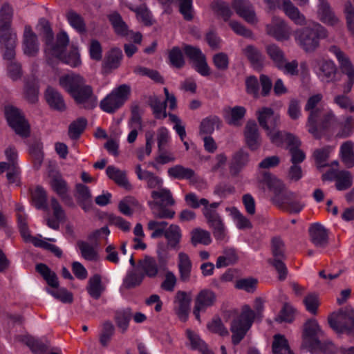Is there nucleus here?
<instances>
[{
    "instance_id": "62",
    "label": "nucleus",
    "mask_w": 354,
    "mask_h": 354,
    "mask_svg": "<svg viewBox=\"0 0 354 354\" xmlns=\"http://www.w3.org/2000/svg\"><path fill=\"white\" fill-rule=\"evenodd\" d=\"M207 329L212 333L217 334L222 337H227L229 335L227 328L223 324L221 319L218 317H214L207 324Z\"/></svg>"
},
{
    "instance_id": "46",
    "label": "nucleus",
    "mask_w": 354,
    "mask_h": 354,
    "mask_svg": "<svg viewBox=\"0 0 354 354\" xmlns=\"http://www.w3.org/2000/svg\"><path fill=\"white\" fill-rule=\"evenodd\" d=\"M75 197L77 198L78 203L85 211L89 209L91 203V194L87 186L82 184H77L76 185Z\"/></svg>"
},
{
    "instance_id": "11",
    "label": "nucleus",
    "mask_w": 354,
    "mask_h": 354,
    "mask_svg": "<svg viewBox=\"0 0 354 354\" xmlns=\"http://www.w3.org/2000/svg\"><path fill=\"white\" fill-rule=\"evenodd\" d=\"M5 115L9 126L22 138L30 136V125L21 111L12 106L5 107Z\"/></svg>"
},
{
    "instance_id": "10",
    "label": "nucleus",
    "mask_w": 354,
    "mask_h": 354,
    "mask_svg": "<svg viewBox=\"0 0 354 354\" xmlns=\"http://www.w3.org/2000/svg\"><path fill=\"white\" fill-rule=\"evenodd\" d=\"M130 93V86L121 84L114 88L100 102V108L106 113H114L128 100Z\"/></svg>"
},
{
    "instance_id": "63",
    "label": "nucleus",
    "mask_w": 354,
    "mask_h": 354,
    "mask_svg": "<svg viewBox=\"0 0 354 354\" xmlns=\"http://www.w3.org/2000/svg\"><path fill=\"white\" fill-rule=\"evenodd\" d=\"M144 276L140 272L131 271L127 273L123 281V287L126 289L133 288L140 286L143 279Z\"/></svg>"
},
{
    "instance_id": "15",
    "label": "nucleus",
    "mask_w": 354,
    "mask_h": 354,
    "mask_svg": "<svg viewBox=\"0 0 354 354\" xmlns=\"http://www.w3.org/2000/svg\"><path fill=\"white\" fill-rule=\"evenodd\" d=\"M205 218L217 241H224L227 236V230L221 216L218 212L206 211Z\"/></svg>"
},
{
    "instance_id": "23",
    "label": "nucleus",
    "mask_w": 354,
    "mask_h": 354,
    "mask_svg": "<svg viewBox=\"0 0 354 354\" xmlns=\"http://www.w3.org/2000/svg\"><path fill=\"white\" fill-rule=\"evenodd\" d=\"M316 66L319 68L318 75L322 80L327 83L333 82L337 71L335 64L331 60H316Z\"/></svg>"
},
{
    "instance_id": "26",
    "label": "nucleus",
    "mask_w": 354,
    "mask_h": 354,
    "mask_svg": "<svg viewBox=\"0 0 354 354\" xmlns=\"http://www.w3.org/2000/svg\"><path fill=\"white\" fill-rule=\"evenodd\" d=\"M309 235L313 243L320 248H324L328 243L327 230L321 224H313L309 228Z\"/></svg>"
},
{
    "instance_id": "12",
    "label": "nucleus",
    "mask_w": 354,
    "mask_h": 354,
    "mask_svg": "<svg viewBox=\"0 0 354 354\" xmlns=\"http://www.w3.org/2000/svg\"><path fill=\"white\" fill-rule=\"evenodd\" d=\"M216 301V293L210 289L201 290L194 299L193 314L196 319L201 322V312H205L208 308L213 306Z\"/></svg>"
},
{
    "instance_id": "33",
    "label": "nucleus",
    "mask_w": 354,
    "mask_h": 354,
    "mask_svg": "<svg viewBox=\"0 0 354 354\" xmlns=\"http://www.w3.org/2000/svg\"><path fill=\"white\" fill-rule=\"evenodd\" d=\"M17 41L16 33L5 34L2 38H0L1 44L5 47L3 53V58L10 61H12L15 57V47Z\"/></svg>"
},
{
    "instance_id": "21",
    "label": "nucleus",
    "mask_w": 354,
    "mask_h": 354,
    "mask_svg": "<svg viewBox=\"0 0 354 354\" xmlns=\"http://www.w3.org/2000/svg\"><path fill=\"white\" fill-rule=\"evenodd\" d=\"M191 297L185 291H178L175 296V312L178 318L183 321L186 322L190 310Z\"/></svg>"
},
{
    "instance_id": "4",
    "label": "nucleus",
    "mask_w": 354,
    "mask_h": 354,
    "mask_svg": "<svg viewBox=\"0 0 354 354\" xmlns=\"http://www.w3.org/2000/svg\"><path fill=\"white\" fill-rule=\"evenodd\" d=\"M151 201H148L153 216L157 218H172L175 212L169 207L176 204L171 192L162 187L152 190L151 192Z\"/></svg>"
},
{
    "instance_id": "54",
    "label": "nucleus",
    "mask_w": 354,
    "mask_h": 354,
    "mask_svg": "<svg viewBox=\"0 0 354 354\" xmlns=\"http://www.w3.org/2000/svg\"><path fill=\"white\" fill-rule=\"evenodd\" d=\"M186 333L193 349H198L203 354H214L213 352L207 348L205 342L203 341L197 334L189 329L187 330Z\"/></svg>"
},
{
    "instance_id": "32",
    "label": "nucleus",
    "mask_w": 354,
    "mask_h": 354,
    "mask_svg": "<svg viewBox=\"0 0 354 354\" xmlns=\"http://www.w3.org/2000/svg\"><path fill=\"white\" fill-rule=\"evenodd\" d=\"M45 97L50 108L59 111L66 110V106L62 95L54 88L48 86L46 88Z\"/></svg>"
},
{
    "instance_id": "20",
    "label": "nucleus",
    "mask_w": 354,
    "mask_h": 354,
    "mask_svg": "<svg viewBox=\"0 0 354 354\" xmlns=\"http://www.w3.org/2000/svg\"><path fill=\"white\" fill-rule=\"evenodd\" d=\"M244 136L248 147L252 151L259 149L261 138L257 124L254 120H249L245 124Z\"/></svg>"
},
{
    "instance_id": "60",
    "label": "nucleus",
    "mask_w": 354,
    "mask_h": 354,
    "mask_svg": "<svg viewBox=\"0 0 354 354\" xmlns=\"http://www.w3.org/2000/svg\"><path fill=\"white\" fill-rule=\"evenodd\" d=\"M245 112V109L241 106L229 109V115L227 118V123L232 126H240L241 120L244 118Z\"/></svg>"
},
{
    "instance_id": "9",
    "label": "nucleus",
    "mask_w": 354,
    "mask_h": 354,
    "mask_svg": "<svg viewBox=\"0 0 354 354\" xmlns=\"http://www.w3.org/2000/svg\"><path fill=\"white\" fill-rule=\"evenodd\" d=\"M323 334L316 320H308L304 325L301 346L311 351L319 349L322 352H327L322 346L319 339Z\"/></svg>"
},
{
    "instance_id": "19",
    "label": "nucleus",
    "mask_w": 354,
    "mask_h": 354,
    "mask_svg": "<svg viewBox=\"0 0 354 354\" xmlns=\"http://www.w3.org/2000/svg\"><path fill=\"white\" fill-rule=\"evenodd\" d=\"M283 142L288 145L289 153L291 156L290 161L292 164L299 165L305 160V153L299 148L301 145V142L298 138L291 133H288L283 138Z\"/></svg>"
},
{
    "instance_id": "6",
    "label": "nucleus",
    "mask_w": 354,
    "mask_h": 354,
    "mask_svg": "<svg viewBox=\"0 0 354 354\" xmlns=\"http://www.w3.org/2000/svg\"><path fill=\"white\" fill-rule=\"evenodd\" d=\"M254 319L255 313L248 305H244L240 315L234 317L230 323L232 342L234 345L239 344L245 337Z\"/></svg>"
},
{
    "instance_id": "16",
    "label": "nucleus",
    "mask_w": 354,
    "mask_h": 354,
    "mask_svg": "<svg viewBox=\"0 0 354 354\" xmlns=\"http://www.w3.org/2000/svg\"><path fill=\"white\" fill-rule=\"evenodd\" d=\"M232 6L236 14L245 21L251 24L257 23L254 7L248 0H232Z\"/></svg>"
},
{
    "instance_id": "31",
    "label": "nucleus",
    "mask_w": 354,
    "mask_h": 354,
    "mask_svg": "<svg viewBox=\"0 0 354 354\" xmlns=\"http://www.w3.org/2000/svg\"><path fill=\"white\" fill-rule=\"evenodd\" d=\"M243 53L256 70L260 71L265 61V56L255 46L248 45L243 49Z\"/></svg>"
},
{
    "instance_id": "40",
    "label": "nucleus",
    "mask_w": 354,
    "mask_h": 354,
    "mask_svg": "<svg viewBox=\"0 0 354 354\" xmlns=\"http://www.w3.org/2000/svg\"><path fill=\"white\" fill-rule=\"evenodd\" d=\"M21 341L24 342L35 354H48V341L43 342L40 339L30 336H24L21 337Z\"/></svg>"
},
{
    "instance_id": "17",
    "label": "nucleus",
    "mask_w": 354,
    "mask_h": 354,
    "mask_svg": "<svg viewBox=\"0 0 354 354\" xmlns=\"http://www.w3.org/2000/svg\"><path fill=\"white\" fill-rule=\"evenodd\" d=\"M136 270L141 272L144 277L154 279L158 275L160 270L165 271V270L160 266L155 258L145 256L138 261Z\"/></svg>"
},
{
    "instance_id": "30",
    "label": "nucleus",
    "mask_w": 354,
    "mask_h": 354,
    "mask_svg": "<svg viewBox=\"0 0 354 354\" xmlns=\"http://www.w3.org/2000/svg\"><path fill=\"white\" fill-rule=\"evenodd\" d=\"M249 154L243 149L237 151L232 156L230 165V173L232 176H237L243 167L248 164Z\"/></svg>"
},
{
    "instance_id": "18",
    "label": "nucleus",
    "mask_w": 354,
    "mask_h": 354,
    "mask_svg": "<svg viewBox=\"0 0 354 354\" xmlns=\"http://www.w3.org/2000/svg\"><path fill=\"white\" fill-rule=\"evenodd\" d=\"M141 113L142 110L139 104L133 103L131 107V118L129 122L131 131L127 138V141L129 143L135 142L138 136V131L142 129Z\"/></svg>"
},
{
    "instance_id": "2",
    "label": "nucleus",
    "mask_w": 354,
    "mask_h": 354,
    "mask_svg": "<svg viewBox=\"0 0 354 354\" xmlns=\"http://www.w3.org/2000/svg\"><path fill=\"white\" fill-rule=\"evenodd\" d=\"M256 115L260 127L266 131L271 142L276 145H280L288 133L277 130L280 124L279 114L272 108L265 106L258 109Z\"/></svg>"
},
{
    "instance_id": "37",
    "label": "nucleus",
    "mask_w": 354,
    "mask_h": 354,
    "mask_svg": "<svg viewBox=\"0 0 354 354\" xmlns=\"http://www.w3.org/2000/svg\"><path fill=\"white\" fill-rule=\"evenodd\" d=\"M168 175L176 179H186L193 182L195 178V171L180 165H177L168 169Z\"/></svg>"
},
{
    "instance_id": "50",
    "label": "nucleus",
    "mask_w": 354,
    "mask_h": 354,
    "mask_svg": "<svg viewBox=\"0 0 354 354\" xmlns=\"http://www.w3.org/2000/svg\"><path fill=\"white\" fill-rule=\"evenodd\" d=\"M106 174L109 178L113 180L116 184L125 188L130 187L129 181L126 177V173L121 171L114 166H109L106 168Z\"/></svg>"
},
{
    "instance_id": "27",
    "label": "nucleus",
    "mask_w": 354,
    "mask_h": 354,
    "mask_svg": "<svg viewBox=\"0 0 354 354\" xmlns=\"http://www.w3.org/2000/svg\"><path fill=\"white\" fill-rule=\"evenodd\" d=\"M13 13V8L8 3H4L0 8V38L5 34L12 33L10 32V26Z\"/></svg>"
},
{
    "instance_id": "53",
    "label": "nucleus",
    "mask_w": 354,
    "mask_h": 354,
    "mask_svg": "<svg viewBox=\"0 0 354 354\" xmlns=\"http://www.w3.org/2000/svg\"><path fill=\"white\" fill-rule=\"evenodd\" d=\"M263 181L267 184L270 190L274 193V196L282 195L284 189L283 183L274 176L268 172H263Z\"/></svg>"
},
{
    "instance_id": "13",
    "label": "nucleus",
    "mask_w": 354,
    "mask_h": 354,
    "mask_svg": "<svg viewBox=\"0 0 354 354\" xmlns=\"http://www.w3.org/2000/svg\"><path fill=\"white\" fill-rule=\"evenodd\" d=\"M266 32L276 40L283 41L290 39L292 30L284 19L273 17L271 23L266 26Z\"/></svg>"
},
{
    "instance_id": "47",
    "label": "nucleus",
    "mask_w": 354,
    "mask_h": 354,
    "mask_svg": "<svg viewBox=\"0 0 354 354\" xmlns=\"http://www.w3.org/2000/svg\"><path fill=\"white\" fill-rule=\"evenodd\" d=\"M238 261V255L235 249L226 248L223 251V255L217 258L216 266L217 268L226 267L234 264Z\"/></svg>"
},
{
    "instance_id": "49",
    "label": "nucleus",
    "mask_w": 354,
    "mask_h": 354,
    "mask_svg": "<svg viewBox=\"0 0 354 354\" xmlns=\"http://www.w3.org/2000/svg\"><path fill=\"white\" fill-rule=\"evenodd\" d=\"M164 236L167 240L168 246L171 248H176L181 239V231L179 226L171 224L166 229Z\"/></svg>"
},
{
    "instance_id": "41",
    "label": "nucleus",
    "mask_w": 354,
    "mask_h": 354,
    "mask_svg": "<svg viewBox=\"0 0 354 354\" xmlns=\"http://www.w3.org/2000/svg\"><path fill=\"white\" fill-rule=\"evenodd\" d=\"M132 317V311L129 308L118 310L115 313L114 320L122 333L127 330Z\"/></svg>"
},
{
    "instance_id": "14",
    "label": "nucleus",
    "mask_w": 354,
    "mask_h": 354,
    "mask_svg": "<svg viewBox=\"0 0 354 354\" xmlns=\"http://www.w3.org/2000/svg\"><path fill=\"white\" fill-rule=\"evenodd\" d=\"M295 194L291 192H286L282 195L274 196L272 202L279 207L284 208L291 213H299L303 208L298 201L295 200Z\"/></svg>"
},
{
    "instance_id": "22",
    "label": "nucleus",
    "mask_w": 354,
    "mask_h": 354,
    "mask_svg": "<svg viewBox=\"0 0 354 354\" xmlns=\"http://www.w3.org/2000/svg\"><path fill=\"white\" fill-rule=\"evenodd\" d=\"M329 51L335 55L342 73L348 76V81L354 82V66L351 64L349 58L336 46H330Z\"/></svg>"
},
{
    "instance_id": "43",
    "label": "nucleus",
    "mask_w": 354,
    "mask_h": 354,
    "mask_svg": "<svg viewBox=\"0 0 354 354\" xmlns=\"http://www.w3.org/2000/svg\"><path fill=\"white\" fill-rule=\"evenodd\" d=\"M272 352L273 354H295L290 348L288 339L280 334L273 337Z\"/></svg>"
},
{
    "instance_id": "7",
    "label": "nucleus",
    "mask_w": 354,
    "mask_h": 354,
    "mask_svg": "<svg viewBox=\"0 0 354 354\" xmlns=\"http://www.w3.org/2000/svg\"><path fill=\"white\" fill-rule=\"evenodd\" d=\"M68 37L66 32H60L57 35L55 47H52L50 55L56 57L62 62L72 66L77 67L81 64L80 56L76 48H73L67 55L64 52L68 44Z\"/></svg>"
},
{
    "instance_id": "24",
    "label": "nucleus",
    "mask_w": 354,
    "mask_h": 354,
    "mask_svg": "<svg viewBox=\"0 0 354 354\" xmlns=\"http://www.w3.org/2000/svg\"><path fill=\"white\" fill-rule=\"evenodd\" d=\"M136 174L139 180L146 182L147 188L156 190L163 187V180L151 171L142 169L140 165L136 166Z\"/></svg>"
},
{
    "instance_id": "64",
    "label": "nucleus",
    "mask_w": 354,
    "mask_h": 354,
    "mask_svg": "<svg viewBox=\"0 0 354 354\" xmlns=\"http://www.w3.org/2000/svg\"><path fill=\"white\" fill-rule=\"evenodd\" d=\"M115 333V327L110 321H106L102 324V328L100 334V342L104 347L108 346Z\"/></svg>"
},
{
    "instance_id": "55",
    "label": "nucleus",
    "mask_w": 354,
    "mask_h": 354,
    "mask_svg": "<svg viewBox=\"0 0 354 354\" xmlns=\"http://www.w3.org/2000/svg\"><path fill=\"white\" fill-rule=\"evenodd\" d=\"M266 52L276 67L286 59L283 50L275 44L267 45Z\"/></svg>"
},
{
    "instance_id": "1",
    "label": "nucleus",
    "mask_w": 354,
    "mask_h": 354,
    "mask_svg": "<svg viewBox=\"0 0 354 354\" xmlns=\"http://www.w3.org/2000/svg\"><path fill=\"white\" fill-rule=\"evenodd\" d=\"M59 85L74 99L75 102L86 109H92L97 105V97L84 79L76 74H68L60 77Z\"/></svg>"
},
{
    "instance_id": "3",
    "label": "nucleus",
    "mask_w": 354,
    "mask_h": 354,
    "mask_svg": "<svg viewBox=\"0 0 354 354\" xmlns=\"http://www.w3.org/2000/svg\"><path fill=\"white\" fill-rule=\"evenodd\" d=\"M295 39L306 52H313L319 45V39L326 38L327 31L318 23L312 22L295 32Z\"/></svg>"
},
{
    "instance_id": "29",
    "label": "nucleus",
    "mask_w": 354,
    "mask_h": 354,
    "mask_svg": "<svg viewBox=\"0 0 354 354\" xmlns=\"http://www.w3.org/2000/svg\"><path fill=\"white\" fill-rule=\"evenodd\" d=\"M123 55L119 48H113L106 53L102 62V68L104 71H110L118 68L121 64Z\"/></svg>"
},
{
    "instance_id": "57",
    "label": "nucleus",
    "mask_w": 354,
    "mask_h": 354,
    "mask_svg": "<svg viewBox=\"0 0 354 354\" xmlns=\"http://www.w3.org/2000/svg\"><path fill=\"white\" fill-rule=\"evenodd\" d=\"M87 125V120L84 118H79L72 122L68 127V136L73 140L80 138Z\"/></svg>"
},
{
    "instance_id": "45",
    "label": "nucleus",
    "mask_w": 354,
    "mask_h": 354,
    "mask_svg": "<svg viewBox=\"0 0 354 354\" xmlns=\"http://www.w3.org/2000/svg\"><path fill=\"white\" fill-rule=\"evenodd\" d=\"M29 153L32 159L34 168L39 169L42 165L44 156L42 142L37 140L30 144Z\"/></svg>"
},
{
    "instance_id": "34",
    "label": "nucleus",
    "mask_w": 354,
    "mask_h": 354,
    "mask_svg": "<svg viewBox=\"0 0 354 354\" xmlns=\"http://www.w3.org/2000/svg\"><path fill=\"white\" fill-rule=\"evenodd\" d=\"M50 184L53 189L66 205H72L73 204L71 197L68 194L67 183L62 177L55 176Z\"/></svg>"
},
{
    "instance_id": "28",
    "label": "nucleus",
    "mask_w": 354,
    "mask_h": 354,
    "mask_svg": "<svg viewBox=\"0 0 354 354\" xmlns=\"http://www.w3.org/2000/svg\"><path fill=\"white\" fill-rule=\"evenodd\" d=\"M281 9L286 15L296 25H307V20L305 16L290 1V0H283Z\"/></svg>"
},
{
    "instance_id": "38",
    "label": "nucleus",
    "mask_w": 354,
    "mask_h": 354,
    "mask_svg": "<svg viewBox=\"0 0 354 354\" xmlns=\"http://www.w3.org/2000/svg\"><path fill=\"white\" fill-rule=\"evenodd\" d=\"M318 13L321 20L330 26H335L339 23L338 18L331 11L330 6L325 0H319Z\"/></svg>"
},
{
    "instance_id": "5",
    "label": "nucleus",
    "mask_w": 354,
    "mask_h": 354,
    "mask_svg": "<svg viewBox=\"0 0 354 354\" xmlns=\"http://www.w3.org/2000/svg\"><path fill=\"white\" fill-rule=\"evenodd\" d=\"M330 327L337 334L346 333L354 337V310L346 306L330 314L328 317Z\"/></svg>"
},
{
    "instance_id": "51",
    "label": "nucleus",
    "mask_w": 354,
    "mask_h": 354,
    "mask_svg": "<svg viewBox=\"0 0 354 354\" xmlns=\"http://www.w3.org/2000/svg\"><path fill=\"white\" fill-rule=\"evenodd\" d=\"M337 122V118L332 111H329L324 114L322 113L317 121L318 129L319 130L321 138L323 136L324 132L329 130Z\"/></svg>"
},
{
    "instance_id": "35",
    "label": "nucleus",
    "mask_w": 354,
    "mask_h": 354,
    "mask_svg": "<svg viewBox=\"0 0 354 354\" xmlns=\"http://www.w3.org/2000/svg\"><path fill=\"white\" fill-rule=\"evenodd\" d=\"M40 34L46 44V53L48 55L51 53V48L55 47L53 44L54 34L50 27V23L45 19H41L39 23Z\"/></svg>"
},
{
    "instance_id": "39",
    "label": "nucleus",
    "mask_w": 354,
    "mask_h": 354,
    "mask_svg": "<svg viewBox=\"0 0 354 354\" xmlns=\"http://www.w3.org/2000/svg\"><path fill=\"white\" fill-rule=\"evenodd\" d=\"M108 18L115 32L118 35L127 37L129 35L128 26L119 13L116 12H113L108 16Z\"/></svg>"
},
{
    "instance_id": "56",
    "label": "nucleus",
    "mask_w": 354,
    "mask_h": 354,
    "mask_svg": "<svg viewBox=\"0 0 354 354\" xmlns=\"http://www.w3.org/2000/svg\"><path fill=\"white\" fill-rule=\"evenodd\" d=\"M220 120L217 116L210 115L202 120L200 124V133L210 135L215 128H218Z\"/></svg>"
},
{
    "instance_id": "44",
    "label": "nucleus",
    "mask_w": 354,
    "mask_h": 354,
    "mask_svg": "<svg viewBox=\"0 0 354 354\" xmlns=\"http://www.w3.org/2000/svg\"><path fill=\"white\" fill-rule=\"evenodd\" d=\"M147 102L156 119L167 118L166 102L161 101L158 96L153 95L149 97Z\"/></svg>"
},
{
    "instance_id": "42",
    "label": "nucleus",
    "mask_w": 354,
    "mask_h": 354,
    "mask_svg": "<svg viewBox=\"0 0 354 354\" xmlns=\"http://www.w3.org/2000/svg\"><path fill=\"white\" fill-rule=\"evenodd\" d=\"M86 290L89 295L95 299H98L101 297L104 287L102 283V278L100 274H95L89 278Z\"/></svg>"
},
{
    "instance_id": "59",
    "label": "nucleus",
    "mask_w": 354,
    "mask_h": 354,
    "mask_svg": "<svg viewBox=\"0 0 354 354\" xmlns=\"http://www.w3.org/2000/svg\"><path fill=\"white\" fill-rule=\"evenodd\" d=\"M191 234V243L194 246L197 244L207 245L212 242L210 233L207 230L197 228L194 230Z\"/></svg>"
},
{
    "instance_id": "58",
    "label": "nucleus",
    "mask_w": 354,
    "mask_h": 354,
    "mask_svg": "<svg viewBox=\"0 0 354 354\" xmlns=\"http://www.w3.org/2000/svg\"><path fill=\"white\" fill-rule=\"evenodd\" d=\"M77 246L80 250L82 257L91 261H96L99 259V255L96 250L87 242L83 241H79L77 242Z\"/></svg>"
},
{
    "instance_id": "48",
    "label": "nucleus",
    "mask_w": 354,
    "mask_h": 354,
    "mask_svg": "<svg viewBox=\"0 0 354 354\" xmlns=\"http://www.w3.org/2000/svg\"><path fill=\"white\" fill-rule=\"evenodd\" d=\"M36 270L46 281L48 286L52 288H58L59 281L57 274L52 271L46 264L39 263L36 266Z\"/></svg>"
},
{
    "instance_id": "52",
    "label": "nucleus",
    "mask_w": 354,
    "mask_h": 354,
    "mask_svg": "<svg viewBox=\"0 0 354 354\" xmlns=\"http://www.w3.org/2000/svg\"><path fill=\"white\" fill-rule=\"evenodd\" d=\"M340 155L346 167L351 168L354 166L353 143L351 141H346L342 145Z\"/></svg>"
},
{
    "instance_id": "25",
    "label": "nucleus",
    "mask_w": 354,
    "mask_h": 354,
    "mask_svg": "<svg viewBox=\"0 0 354 354\" xmlns=\"http://www.w3.org/2000/svg\"><path fill=\"white\" fill-rule=\"evenodd\" d=\"M24 52L28 56H35L39 51L37 35L30 26H26L23 37Z\"/></svg>"
},
{
    "instance_id": "36",
    "label": "nucleus",
    "mask_w": 354,
    "mask_h": 354,
    "mask_svg": "<svg viewBox=\"0 0 354 354\" xmlns=\"http://www.w3.org/2000/svg\"><path fill=\"white\" fill-rule=\"evenodd\" d=\"M178 267L180 273V279L183 282H187L190 279L192 271V261L189 256L185 252L178 254Z\"/></svg>"
},
{
    "instance_id": "61",
    "label": "nucleus",
    "mask_w": 354,
    "mask_h": 354,
    "mask_svg": "<svg viewBox=\"0 0 354 354\" xmlns=\"http://www.w3.org/2000/svg\"><path fill=\"white\" fill-rule=\"evenodd\" d=\"M353 185V177L348 171H339V174L336 179L335 187L339 191L346 190Z\"/></svg>"
},
{
    "instance_id": "8",
    "label": "nucleus",
    "mask_w": 354,
    "mask_h": 354,
    "mask_svg": "<svg viewBox=\"0 0 354 354\" xmlns=\"http://www.w3.org/2000/svg\"><path fill=\"white\" fill-rule=\"evenodd\" d=\"M323 96L317 93L310 96L306 102L304 109L308 113L306 122L308 131L315 138L321 139V134L318 129L317 121L323 112V107L319 106Z\"/></svg>"
}]
</instances>
